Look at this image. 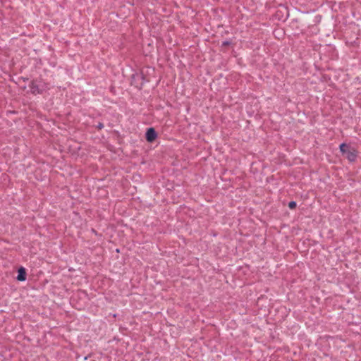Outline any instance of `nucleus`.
I'll return each mask as SVG.
<instances>
[{
    "label": "nucleus",
    "mask_w": 361,
    "mask_h": 361,
    "mask_svg": "<svg viewBox=\"0 0 361 361\" xmlns=\"http://www.w3.org/2000/svg\"><path fill=\"white\" fill-rule=\"evenodd\" d=\"M29 87L33 94H42L44 91L49 89L47 85L42 80H33L30 82Z\"/></svg>",
    "instance_id": "nucleus-1"
},
{
    "label": "nucleus",
    "mask_w": 361,
    "mask_h": 361,
    "mask_svg": "<svg viewBox=\"0 0 361 361\" xmlns=\"http://www.w3.org/2000/svg\"><path fill=\"white\" fill-rule=\"evenodd\" d=\"M157 137V133L154 128H149L147 129L145 135V137L147 142H152Z\"/></svg>",
    "instance_id": "nucleus-2"
},
{
    "label": "nucleus",
    "mask_w": 361,
    "mask_h": 361,
    "mask_svg": "<svg viewBox=\"0 0 361 361\" xmlns=\"http://www.w3.org/2000/svg\"><path fill=\"white\" fill-rule=\"evenodd\" d=\"M19 281H24L26 280V271L25 268L20 267L18 271V276L16 277Z\"/></svg>",
    "instance_id": "nucleus-3"
},
{
    "label": "nucleus",
    "mask_w": 361,
    "mask_h": 361,
    "mask_svg": "<svg viewBox=\"0 0 361 361\" xmlns=\"http://www.w3.org/2000/svg\"><path fill=\"white\" fill-rule=\"evenodd\" d=\"M345 154L346 158L351 162L355 161L357 158V154L355 151L348 150Z\"/></svg>",
    "instance_id": "nucleus-4"
},
{
    "label": "nucleus",
    "mask_w": 361,
    "mask_h": 361,
    "mask_svg": "<svg viewBox=\"0 0 361 361\" xmlns=\"http://www.w3.org/2000/svg\"><path fill=\"white\" fill-rule=\"evenodd\" d=\"M348 146L345 143H342L340 145V150L343 154H345L346 152L348 150Z\"/></svg>",
    "instance_id": "nucleus-5"
},
{
    "label": "nucleus",
    "mask_w": 361,
    "mask_h": 361,
    "mask_svg": "<svg viewBox=\"0 0 361 361\" xmlns=\"http://www.w3.org/2000/svg\"><path fill=\"white\" fill-rule=\"evenodd\" d=\"M297 206V203L295 201H291L288 203V207L290 209H294Z\"/></svg>",
    "instance_id": "nucleus-6"
},
{
    "label": "nucleus",
    "mask_w": 361,
    "mask_h": 361,
    "mask_svg": "<svg viewBox=\"0 0 361 361\" xmlns=\"http://www.w3.org/2000/svg\"><path fill=\"white\" fill-rule=\"evenodd\" d=\"M231 44V42L230 41H224L222 42V47H226V46H228Z\"/></svg>",
    "instance_id": "nucleus-7"
},
{
    "label": "nucleus",
    "mask_w": 361,
    "mask_h": 361,
    "mask_svg": "<svg viewBox=\"0 0 361 361\" xmlns=\"http://www.w3.org/2000/svg\"><path fill=\"white\" fill-rule=\"evenodd\" d=\"M97 127L98 129H102L104 128V124L102 123H99Z\"/></svg>",
    "instance_id": "nucleus-8"
}]
</instances>
